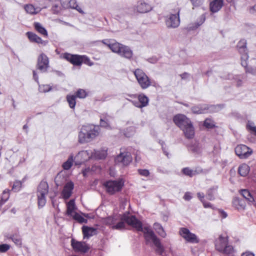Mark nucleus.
Wrapping results in <instances>:
<instances>
[{"instance_id": "nucleus-1", "label": "nucleus", "mask_w": 256, "mask_h": 256, "mask_svg": "<svg viewBox=\"0 0 256 256\" xmlns=\"http://www.w3.org/2000/svg\"><path fill=\"white\" fill-rule=\"evenodd\" d=\"M128 225L134 228L138 232H142L144 233V237L146 244L150 248H155V252L156 254L162 255L164 251V248L162 244L160 239L155 234L154 231L148 227L142 228V222L139 220L136 216H128L124 215L122 218Z\"/></svg>"}, {"instance_id": "nucleus-2", "label": "nucleus", "mask_w": 256, "mask_h": 256, "mask_svg": "<svg viewBox=\"0 0 256 256\" xmlns=\"http://www.w3.org/2000/svg\"><path fill=\"white\" fill-rule=\"evenodd\" d=\"M100 132V128L98 126L84 125L78 132V142L80 144L90 142L99 135Z\"/></svg>"}, {"instance_id": "nucleus-3", "label": "nucleus", "mask_w": 256, "mask_h": 256, "mask_svg": "<svg viewBox=\"0 0 256 256\" xmlns=\"http://www.w3.org/2000/svg\"><path fill=\"white\" fill-rule=\"evenodd\" d=\"M214 244L216 249L220 252L226 254H230L234 252V248L232 246L228 244L227 236L223 237L221 235L216 240Z\"/></svg>"}, {"instance_id": "nucleus-4", "label": "nucleus", "mask_w": 256, "mask_h": 256, "mask_svg": "<svg viewBox=\"0 0 256 256\" xmlns=\"http://www.w3.org/2000/svg\"><path fill=\"white\" fill-rule=\"evenodd\" d=\"M48 192V185L46 182L42 181L39 184L36 192L38 208L44 207L46 203V196Z\"/></svg>"}, {"instance_id": "nucleus-5", "label": "nucleus", "mask_w": 256, "mask_h": 256, "mask_svg": "<svg viewBox=\"0 0 256 256\" xmlns=\"http://www.w3.org/2000/svg\"><path fill=\"white\" fill-rule=\"evenodd\" d=\"M134 74L142 88L146 89L151 85L150 79L141 69L136 70Z\"/></svg>"}, {"instance_id": "nucleus-6", "label": "nucleus", "mask_w": 256, "mask_h": 256, "mask_svg": "<svg viewBox=\"0 0 256 256\" xmlns=\"http://www.w3.org/2000/svg\"><path fill=\"white\" fill-rule=\"evenodd\" d=\"M180 10L178 8L175 10V14H171L165 17L166 24L168 28H176L180 24Z\"/></svg>"}, {"instance_id": "nucleus-7", "label": "nucleus", "mask_w": 256, "mask_h": 256, "mask_svg": "<svg viewBox=\"0 0 256 256\" xmlns=\"http://www.w3.org/2000/svg\"><path fill=\"white\" fill-rule=\"evenodd\" d=\"M152 9L150 5L142 1L138 2L136 6L130 8L128 13L130 14H134L136 12L146 13L150 12Z\"/></svg>"}, {"instance_id": "nucleus-8", "label": "nucleus", "mask_w": 256, "mask_h": 256, "mask_svg": "<svg viewBox=\"0 0 256 256\" xmlns=\"http://www.w3.org/2000/svg\"><path fill=\"white\" fill-rule=\"evenodd\" d=\"M237 48L241 54V64L242 66H247V60L248 58L246 40H240L238 43Z\"/></svg>"}, {"instance_id": "nucleus-9", "label": "nucleus", "mask_w": 256, "mask_h": 256, "mask_svg": "<svg viewBox=\"0 0 256 256\" xmlns=\"http://www.w3.org/2000/svg\"><path fill=\"white\" fill-rule=\"evenodd\" d=\"M123 185V183L120 180H109L104 184L106 192L110 194L120 191Z\"/></svg>"}, {"instance_id": "nucleus-10", "label": "nucleus", "mask_w": 256, "mask_h": 256, "mask_svg": "<svg viewBox=\"0 0 256 256\" xmlns=\"http://www.w3.org/2000/svg\"><path fill=\"white\" fill-rule=\"evenodd\" d=\"M180 234L188 242L192 244H197L199 242V239L197 236L190 232V230L185 228H180Z\"/></svg>"}, {"instance_id": "nucleus-11", "label": "nucleus", "mask_w": 256, "mask_h": 256, "mask_svg": "<svg viewBox=\"0 0 256 256\" xmlns=\"http://www.w3.org/2000/svg\"><path fill=\"white\" fill-rule=\"evenodd\" d=\"M49 67V60L48 57L44 53L41 54L38 58L36 68L42 72H47Z\"/></svg>"}, {"instance_id": "nucleus-12", "label": "nucleus", "mask_w": 256, "mask_h": 256, "mask_svg": "<svg viewBox=\"0 0 256 256\" xmlns=\"http://www.w3.org/2000/svg\"><path fill=\"white\" fill-rule=\"evenodd\" d=\"M173 122L180 130L192 122L191 120L182 114H177L173 118Z\"/></svg>"}, {"instance_id": "nucleus-13", "label": "nucleus", "mask_w": 256, "mask_h": 256, "mask_svg": "<svg viewBox=\"0 0 256 256\" xmlns=\"http://www.w3.org/2000/svg\"><path fill=\"white\" fill-rule=\"evenodd\" d=\"M235 152L240 158H246L250 156L252 150L246 145L240 144L235 148Z\"/></svg>"}, {"instance_id": "nucleus-14", "label": "nucleus", "mask_w": 256, "mask_h": 256, "mask_svg": "<svg viewBox=\"0 0 256 256\" xmlns=\"http://www.w3.org/2000/svg\"><path fill=\"white\" fill-rule=\"evenodd\" d=\"M71 246L76 252L85 253L89 250V247L84 242H78L74 238L71 240Z\"/></svg>"}, {"instance_id": "nucleus-15", "label": "nucleus", "mask_w": 256, "mask_h": 256, "mask_svg": "<svg viewBox=\"0 0 256 256\" xmlns=\"http://www.w3.org/2000/svg\"><path fill=\"white\" fill-rule=\"evenodd\" d=\"M132 160V157L128 152H120L116 158L115 162L122 164L124 166H128Z\"/></svg>"}, {"instance_id": "nucleus-16", "label": "nucleus", "mask_w": 256, "mask_h": 256, "mask_svg": "<svg viewBox=\"0 0 256 256\" xmlns=\"http://www.w3.org/2000/svg\"><path fill=\"white\" fill-rule=\"evenodd\" d=\"M63 58L74 66H80L82 65V56L66 52L64 54Z\"/></svg>"}, {"instance_id": "nucleus-17", "label": "nucleus", "mask_w": 256, "mask_h": 256, "mask_svg": "<svg viewBox=\"0 0 256 256\" xmlns=\"http://www.w3.org/2000/svg\"><path fill=\"white\" fill-rule=\"evenodd\" d=\"M61 3L62 6L64 8L76 9L80 13L84 12L78 4L76 0H62Z\"/></svg>"}, {"instance_id": "nucleus-18", "label": "nucleus", "mask_w": 256, "mask_h": 256, "mask_svg": "<svg viewBox=\"0 0 256 256\" xmlns=\"http://www.w3.org/2000/svg\"><path fill=\"white\" fill-rule=\"evenodd\" d=\"M74 188V184L72 182L70 181L66 183L62 192L63 198L64 199L69 198L72 195Z\"/></svg>"}, {"instance_id": "nucleus-19", "label": "nucleus", "mask_w": 256, "mask_h": 256, "mask_svg": "<svg viewBox=\"0 0 256 256\" xmlns=\"http://www.w3.org/2000/svg\"><path fill=\"white\" fill-rule=\"evenodd\" d=\"M181 130L183 132L184 136L187 139H192L194 138L195 131L192 122L181 129Z\"/></svg>"}, {"instance_id": "nucleus-20", "label": "nucleus", "mask_w": 256, "mask_h": 256, "mask_svg": "<svg viewBox=\"0 0 256 256\" xmlns=\"http://www.w3.org/2000/svg\"><path fill=\"white\" fill-rule=\"evenodd\" d=\"M26 35L31 42L40 44L44 46H46L48 43V41L43 40L40 37L32 32H28L26 33Z\"/></svg>"}, {"instance_id": "nucleus-21", "label": "nucleus", "mask_w": 256, "mask_h": 256, "mask_svg": "<svg viewBox=\"0 0 256 256\" xmlns=\"http://www.w3.org/2000/svg\"><path fill=\"white\" fill-rule=\"evenodd\" d=\"M118 54L122 57L130 60L132 57L133 52L128 46L123 44Z\"/></svg>"}, {"instance_id": "nucleus-22", "label": "nucleus", "mask_w": 256, "mask_h": 256, "mask_svg": "<svg viewBox=\"0 0 256 256\" xmlns=\"http://www.w3.org/2000/svg\"><path fill=\"white\" fill-rule=\"evenodd\" d=\"M207 104H200L191 108L192 113L194 114H204L207 113Z\"/></svg>"}, {"instance_id": "nucleus-23", "label": "nucleus", "mask_w": 256, "mask_h": 256, "mask_svg": "<svg viewBox=\"0 0 256 256\" xmlns=\"http://www.w3.org/2000/svg\"><path fill=\"white\" fill-rule=\"evenodd\" d=\"M222 0H214L210 3V10L212 12H216L219 11L223 6Z\"/></svg>"}, {"instance_id": "nucleus-24", "label": "nucleus", "mask_w": 256, "mask_h": 256, "mask_svg": "<svg viewBox=\"0 0 256 256\" xmlns=\"http://www.w3.org/2000/svg\"><path fill=\"white\" fill-rule=\"evenodd\" d=\"M241 195L248 202L254 204L255 202V198L252 192L247 189L241 190L240 192Z\"/></svg>"}, {"instance_id": "nucleus-25", "label": "nucleus", "mask_w": 256, "mask_h": 256, "mask_svg": "<svg viewBox=\"0 0 256 256\" xmlns=\"http://www.w3.org/2000/svg\"><path fill=\"white\" fill-rule=\"evenodd\" d=\"M82 230L84 238L92 236L96 234L97 232L96 228L85 226H82Z\"/></svg>"}, {"instance_id": "nucleus-26", "label": "nucleus", "mask_w": 256, "mask_h": 256, "mask_svg": "<svg viewBox=\"0 0 256 256\" xmlns=\"http://www.w3.org/2000/svg\"><path fill=\"white\" fill-rule=\"evenodd\" d=\"M6 237L8 239H10L12 241L19 247L22 246V238L18 233H16L11 235H7Z\"/></svg>"}, {"instance_id": "nucleus-27", "label": "nucleus", "mask_w": 256, "mask_h": 256, "mask_svg": "<svg viewBox=\"0 0 256 256\" xmlns=\"http://www.w3.org/2000/svg\"><path fill=\"white\" fill-rule=\"evenodd\" d=\"M206 18L204 15H202L197 22L192 24L188 26V30H192L198 28L205 21Z\"/></svg>"}, {"instance_id": "nucleus-28", "label": "nucleus", "mask_w": 256, "mask_h": 256, "mask_svg": "<svg viewBox=\"0 0 256 256\" xmlns=\"http://www.w3.org/2000/svg\"><path fill=\"white\" fill-rule=\"evenodd\" d=\"M218 186H214L210 188L206 192V197L210 200H214L215 196L217 194Z\"/></svg>"}, {"instance_id": "nucleus-29", "label": "nucleus", "mask_w": 256, "mask_h": 256, "mask_svg": "<svg viewBox=\"0 0 256 256\" xmlns=\"http://www.w3.org/2000/svg\"><path fill=\"white\" fill-rule=\"evenodd\" d=\"M78 156L82 157V161H86L92 158V151L90 150H82L78 153Z\"/></svg>"}, {"instance_id": "nucleus-30", "label": "nucleus", "mask_w": 256, "mask_h": 256, "mask_svg": "<svg viewBox=\"0 0 256 256\" xmlns=\"http://www.w3.org/2000/svg\"><path fill=\"white\" fill-rule=\"evenodd\" d=\"M124 215H128V216H130L128 214H124L122 216L120 220L121 221L118 222L116 224H114V226H112V228L113 229H116L118 230H121L125 228L126 224L124 222H126L122 218Z\"/></svg>"}, {"instance_id": "nucleus-31", "label": "nucleus", "mask_w": 256, "mask_h": 256, "mask_svg": "<svg viewBox=\"0 0 256 256\" xmlns=\"http://www.w3.org/2000/svg\"><path fill=\"white\" fill-rule=\"evenodd\" d=\"M106 152L104 150H94L92 151V158L102 160L106 158Z\"/></svg>"}, {"instance_id": "nucleus-32", "label": "nucleus", "mask_w": 256, "mask_h": 256, "mask_svg": "<svg viewBox=\"0 0 256 256\" xmlns=\"http://www.w3.org/2000/svg\"><path fill=\"white\" fill-rule=\"evenodd\" d=\"M250 172V167L246 164H242L238 168V172L242 176H246Z\"/></svg>"}, {"instance_id": "nucleus-33", "label": "nucleus", "mask_w": 256, "mask_h": 256, "mask_svg": "<svg viewBox=\"0 0 256 256\" xmlns=\"http://www.w3.org/2000/svg\"><path fill=\"white\" fill-rule=\"evenodd\" d=\"M35 30L44 36H48V32L46 29L38 22H35L34 24Z\"/></svg>"}, {"instance_id": "nucleus-34", "label": "nucleus", "mask_w": 256, "mask_h": 256, "mask_svg": "<svg viewBox=\"0 0 256 256\" xmlns=\"http://www.w3.org/2000/svg\"><path fill=\"white\" fill-rule=\"evenodd\" d=\"M154 227L156 231L160 236L162 238L166 236V234L160 224L155 222L154 224Z\"/></svg>"}, {"instance_id": "nucleus-35", "label": "nucleus", "mask_w": 256, "mask_h": 256, "mask_svg": "<svg viewBox=\"0 0 256 256\" xmlns=\"http://www.w3.org/2000/svg\"><path fill=\"white\" fill-rule=\"evenodd\" d=\"M122 45V44L116 42L114 40H112L110 49L113 52L118 54Z\"/></svg>"}, {"instance_id": "nucleus-36", "label": "nucleus", "mask_w": 256, "mask_h": 256, "mask_svg": "<svg viewBox=\"0 0 256 256\" xmlns=\"http://www.w3.org/2000/svg\"><path fill=\"white\" fill-rule=\"evenodd\" d=\"M224 108L223 104L210 105L207 104V113L216 112Z\"/></svg>"}, {"instance_id": "nucleus-37", "label": "nucleus", "mask_w": 256, "mask_h": 256, "mask_svg": "<svg viewBox=\"0 0 256 256\" xmlns=\"http://www.w3.org/2000/svg\"><path fill=\"white\" fill-rule=\"evenodd\" d=\"M74 156L72 154H71L67 160L66 162H65L62 164V168L64 170H70L74 162Z\"/></svg>"}, {"instance_id": "nucleus-38", "label": "nucleus", "mask_w": 256, "mask_h": 256, "mask_svg": "<svg viewBox=\"0 0 256 256\" xmlns=\"http://www.w3.org/2000/svg\"><path fill=\"white\" fill-rule=\"evenodd\" d=\"M74 201L73 200H70L67 204V210L66 214L68 216H72V213L75 210Z\"/></svg>"}, {"instance_id": "nucleus-39", "label": "nucleus", "mask_w": 256, "mask_h": 256, "mask_svg": "<svg viewBox=\"0 0 256 256\" xmlns=\"http://www.w3.org/2000/svg\"><path fill=\"white\" fill-rule=\"evenodd\" d=\"M138 98L142 108L146 106L148 104L149 100L146 96L141 94H139Z\"/></svg>"}, {"instance_id": "nucleus-40", "label": "nucleus", "mask_w": 256, "mask_h": 256, "mask_svg": "<svg viewBox=\"0 0 256 256\" xmlns=\"http://www.w3.org/2000/svg\"><path fill=\"white\" fill-rule=\"evenodd\" d=\"M24 8L26 12L30 14H36L38 13V12L36 11V8L31 4H26Z\"/></svg>"}, {"instance_id": "nucleus-41", "label": "nucleus", "mask_w": 256, "mask_h": 256, "mask_svg": "<svg viewBox=\"0 0 256 256\" xmlns=\"http://www.w3.org/2000/svg\"><path fill=\"white\" fill-rule=\"evenodd\" d=\"M76 97L74 95H68L66 96V100L68 103L70 107L72 108H74L76 106Z\"/></svg>"}, {"instance_id": "nucleus-42", "label": "nucleus", "mask_w": 256, "mask_h": 256, "mask_svg": "<svg viewBox=\"0 0 256 256\" xmlns=\"http://www.w3.org/2000/svg\"><path fill=\"white\" fill-rule=\"evenodd\" d=\"M10 190L8 189H6L4 190L1 200H0V204H3L6 202L10 197Z\"/></svg>"}, {"instance_id": "nucleus-43", "label": "nucleus", "mask_w": 256, "mask_h": 256, "mask_svg": "<svg viewBox=\"0 0 256 256\" xmlns=\"http://www.w3.org/2000/svg\"><path fill=\"white\" fill-rule=\"evenodd\" d=\"M73 218L80 224L87 223L88 220L77 212H75L72 216Z\"/></svg>"}, {"instance_id": "nucleus-44", "label": "nucleus", "mask_w": 256, "mask_h": 256, "mask_svg": "<svg viewBox=\"0 0 256 256\" xmlns=\"http://www.w3.org/2000/svg\"><path fill=\"white\" fill-rule=\"evenodd\" d=\"M189 150L192 153L196 154H198L200 153L201 150L198 144H194L191 145L189 148Z\"/></svg>"}, {"instance_id": "nucleus-45", "label": "nucleus", "mask_w": 256, "mask_h": 256, "mask_svg": "<svg viewBox=\"0 0 256 256\" xmlns=\"http://www.w3.org/2000/svg\"><path fill=\"white\" fill-rule=\"evenodd\" d=\"M204 126L208 128H212L215 127L214 122L210 118H206L205 120Z\"/></svg>"}, {"instance_id": "nucleus-46", "label": "nucleus", "mask_w": 256, "mask_h": 256, "mask_svg": "<svg viewBox=\"0 0 256 256\" xmlns=\"http://www.w3.org/2000/svg\"><path fill=\"white\" fill-rule=\"evenodd\" d=\"M52 90V87L49 84H42L39 86V91L40 92H50Z\"/></svg>"}, {"instance_id": "nucleus-47", "label": "nucleus", "mask_w": 256, "mask_h": 256, "mask_svg": "<svg viewBox=\"0 0 256 256\" xmlns=\"http://www.w3.org/2000/svg\"><path fill=\"white\" fill-rule=\"evenodd\" d=\"M134 128L133 126H130L125 130L124 134L126 137L130 138L134 134Z\"/></svg>"}, {"instance_id": "nucleus-48", "label": "nucleus", "mask_w": 256, "mask_h": 256, "mask_svg": "<svg viewBox=\"0 0 256 256\" xmlns=\"http://www.w3.org/2000/svg\"><path fill=\"white\" fill-rule=\"evenodd\" d=\"M87 96V93L85 90L82 89H79L76 92L75 96L76 98H84Z\"/></svg>"}, {"instance_id": "nucleus-49", "label": "nucleus", "mask_w": 256, "mask_h": 256, "mask_svg": "<svg viewBox=\"0 0 256 256\" xmlns=\"http://www.w3.org/2000/svg\"><path fill=\"white\" fill-rule=\"evenodd\" d=\"M182 172L186 176L191 178L194 176L193 170L190 169V168H184L182 169Z\"/></svg>"}, {"instance_id": "nucleus-50", "label": "nucleus", "mask_w": 256, "mask_h": 256, "mask_svg": "<svg viewBox=\"0 0 256 256\" xmlns=\"http://www.w3.org/2000/svg\"><path fill=\"white\" fill-rule=\"evenodd\" d=\"M82 63L87 64L89 66H92L94 64V62H92L89 58L86 56H82Z\"/></svg>"}, {"instance_id": "nucleus-51", "label": "nucleus", "mask_w": 256, "mask_h": 256, "mask_svg": "<svg viewBox=\"0 0 256 256\" xmlns=\"http://www.w3.org/2000/svg\"><path fill=\"white\" fill-rule=\"evenodd\" d=\"M22 182L20 181H16L12 187V190L14 192H18L22 188Z\"/></svg>"}, {"instance_id": "nucleus-52", "label": "nucleus", "mask_w": 256, "mask_h": 256, "mask_svg": "<svg viewBox=\"0 0 256 256\" xmlns=\"http://www.w3.org/2000/svg\"><path fill=\"white\" fill-rule=\"evenodd\" d=\"M100 125L102 127L107 128L110 126L108 119L106 116H101L100 120Z\"/></svg>"}, {"instance_id": "nucleus-53", "label": "nucleus", "mask_w": 256, "mask_h": 256, "mask_svg": "<svg viewBox=\"0 0 256 256\" xmlns=\"http://www.w3.org/2000/svg\"><path fill=\"white\" fill-rule=\"evenodd\" d=\"M245 68V71L246 73H249L252 75H256V67H248V65L246 66H244Z\"/></svg>"}, {"instance_id": "nucleus-54", "label": "nucleus", "mask_w": 256, "mask_h": 256, "mask_svg": "<svg viewBox=\"0 0 256 256\" xmlns=\"http://www.w3.org/2000/svg\"><path fill=\"white\" fill-rule=\"evenodd\" d=\"M234 204L236 205H238L241 208H244L246 204L242 200L236 198L234 200Z\"/></svg>"}, {"instance_id": "nucleus-55", "label": "nucleus", "mask_w": 256, "mask_h": 256, "mask_svg": "<svg viewBox=\"0 0 256 256\" xmlns=\"http://www.w3.org/2000/svg\"><path fill=\"white\" fill-rule=\"evenodd\" d=\"M138 171L140 175L146 177L149 176L150 174L149 170L146 169H138Z\"/></svg>"}, {"instance_id": "nucleus-56", "label": "nucleus", "mask_w": 256, "mask_h": 256, "mask_svg": "<svg viewBox=\"0 0 256 256\" xmlns=\"http://www.w3.org/2000/svg\"><path fill=\"white\" fill-rule=\"evenodd\" d=\"M10 248V246L8 244H2L0 245V252H5Z\"/></svg>"}, {"instance_id": "nucleus-57", "label": "nucleus", "mask_w": 256, "mask_h": 256, "mask_svg": "<svg viewBox=\"0 0 256 256\" xmlns=\"http://www.w3.org/2000/svg\"><path fill=\"white\" fill-rule=\"evenodd\" d=\"M194 176L200 174L206 173V171L202 169L200 167H196L193 170Z\"/></svg>"}, {"instance_id": "nucleus-58", "label": "nucleus", "mask_w": 256, "mask_h": 256, "mask_svg": "<svg viewBox=\"0 0 256 256\" xmlns=\"http://www.w3.org/2000/svg\"><path fill=\"white\" fill-rule=\"evenodd\" d=\"M116 219L114 217H108L106 220V223L108 225L114 226L116 224Z\"/></svg>"}, {"instance_id": "nucleus-59", "label": "nucleus", "mask_w": 256, "mask_h": 256, "mask_svg": "<svg viewBox=\"0 0 256 256\" xmlns=\"http://www.w3.org/2000/svg\"><path fill=\"white\" fill-rule=\"evenodd\" d=\"M236 82V85L238 87L241 86L242 85V80L238 78V76H236L233 78Z\"/></svg>"}, {"instance_id": "nucleus-60", "label": "nucleus", "mask_w": 256, "mask_h": 256, "mask_svg": "<svg viewBox=\"0 0 256 256\" xmlns=\"http://www.w3.org/2000/svg\"><path fill=\"white\" fill-rule=\"evenodd\" d=\"M204 0H191L192 4L195 6H198L202 4Z\"/></svg>"}, {"instance_id": "nucleus-61", "label": "nucleus", "mask_w": 256, "mask_h": 256, "mask_svg": "<svg viewBox=\"0 0 256 256\" xmlns=\"http://www.w3.org/2000/svg\"><path fill=\"white\" fill-rule=\"evenodd\" d=\"M112 40H102V42L110 48L112 43Z\"/></svg>"}, {"instance_id": "nucleus-62", "label": "nucleus", "mask_w": 256, "mask_h": 256, "mask_svg": "<svg viewBox=\"0 0 256 256\" xmlns=\"http://www.w3.org/2000/svg\"><path fill=\"white\" fill-rule=\"evenodd\" d=\"M254 126H255L254 122L250 120L248 121V124H246V128L248 129V130L250 131V130L252 129V128H254Z\"/></svg>"}, {"instance_id": "nucleus-63", "label": "nucleus", "mask_w": 256, "mask_h": 256, "mask_svg": "<svg viewBox=\"0 0 256 256\" xmlns=\"http://www.w3.org/2000/svg\"><path fill=\"white\" fill-rule=\"evenodd\" d=\"M192 198L191 193L190 192H186L184 196V198L186 200H190Z\"/></svg>"}, {"instance_id": "nucleus-64", "label": "nucleus", "mask_w": 256, "mask_h": 256, "mask_svg": "<svg viewBox=\"0 0 256 256\" xmlns=\"http://www.w3.org/2000/svg\"><path fill=\"white\" fill-rule=\"evenodd\" d=\"M130 102H131L136 107L138 108H142V106H141V104H140L139 100H130Z\"/></svg>"}]
</instances>
